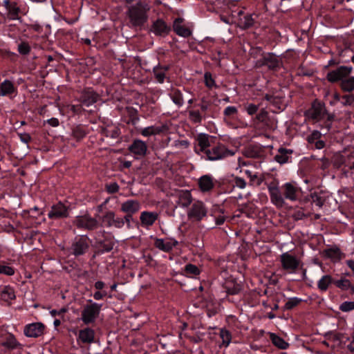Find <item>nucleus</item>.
<instances>
[{
  "label": "nucleus",
  "mask_w": 354,
  "mask_h": 354,
  "mask_svg": "<svg viewBox=\"0 0 354 354\" xmlns=\"http://www.w3.org/2000/svg\"><path fill=\"white\" fill-rule=\"evenodd\" d=\"M270 201L277 207L285 205V199L296 201L298 199L300 188L292 183H286L281 187L278 183L272 182L268 185Z\"/></svg>",
  "instance_id": "1"
},
{
  "label": "nucleus",
  "mask_w": 354,
  "mask_h": 354,
  "mask_svg": "<svg viewBox=\"0 0 354 354\" xmlns=\"http://www.w3.org/2000/svg\"><path fill=\"white\" fill-rule=\"evenodd\" d=\"M150 8V5L146 1L137 0L127 10L130 22H147Z\"/></svg>",
  "instance_id": "2"
},
{
  "label": "nucleus",
  "mask_w": 354,
  "mask_h": 354,
  "mask_svg": "<svg viewBox=\"0 0 354 354\" xmlns=\"http://www.w3.org/2000/svg\"><path fill=\"white\" fill-rule=\"evenodd\" d=\"M307 114L310 119L316 121H319L326 118L325 127L327 131L330 129L335 115L328 113L324 104L315 101L311 108L308 111Z\"/></svg>",
  "instance_id": "3"
},
{
  "label": "nucleus",
  "mask_w": 354,
  "mask_h": 354,
  "mask_svg": "<svg viewBox=\"0 0 354 354\" xmlns=\"http://www.w3.org/2000/svg\"><path fill=\"white\" fill-rule=\"evenodd\" d=\"M279 261L281 268L289 274L295 273L301 265V260L288 252L280 255Z\"/></svg>",
  "instance_id": "4"
},
{
  "label": "nucleus",
  "mask_w": 354,
  "mask_h": 354,
  "mask_svg": "<svg viewBox=\"0 0 354 354\" xmlns=\"http://www.w3.org/2000/svg\"><path fill=\"white\" fill-rule=\"evenodd\" d=\"M102 306L96 303L86 305L82 311V320L85 324L95 322L98 317Z\"/></svg>",
  "instance_id": "5"
},
{
  "label": "nucleus",
  "mask_w": 354,
  "mask_h": 354,
  "mask_svg": "<svg viewBox=\"0 0 354 354\" xmlns=\"http://www.w3.org/2000/svg\"><path fill=\"white\" fill-rule=\"evenodd\" d=\"M205 154L207 160L214 161L225 158L227 156H232L234 154V152L227 149L223 145H218L211 149H209L208 151H205Z\"/></svg>",
  "instance_id": "6"
},
{
  "label": "nucleus",
  "mask_w": 354,
  "mask_h": 354,
  "mask_svg": "<svg viewBox=\"0 0 354 354\" xmlns=\"http://www.w3.org/2000/svg\"><path fill=\"white\" fill-rule=\"evenodd\" d=\"M89 248V239L86 236H80L76 237L71 246V253L75 256L83 255L86 252Z\"/></svg>",
  "instance_id": "7"
},
{
  "label": "nucleus",
  "mask_w": 354,
  "mask_h": 354,
  "mask_svg": "<svg viewBox=\"0 0 354 354\" xmlns=\"http://www.w3.org/2000/svg\"><path fill=\"white\" fill-rule=\"evenodd\" d=\"M207 210L201 201H196L187 212L189 219L193 221H200L206 216Z\"/></svg>",
  "instance_id": "8"
},
{
  "label": "nucleus",
  "mask_w": 354,
  "mask_h": 354,
  "mask_svg": "<svg viewBox=\"0 0 354 354\" xmlns=\"http://www.w3.org/2000/svg\"><path fill=\"white\" fill-rule=\"evenodd\" d=\"M70 209L64 203L59 202L51 207L48 214V216L50 219H62L67 218L69 216Z\"/></svg>",
  "instance_id": "9"
},
{
  "label": "nucleus",
  "mask_w": 354,
  "mask_h": 354,
  "mask_svg": "<svg viewBox=\"0 0 354 354\" xmlns=\"http://www.w3.org/2000/svg\"><path fill=\"white\" fill-rule=\"evenodd\" d=\"M73 223L78 228H83L88 230H94L97 228L98 225L97 221L87 214L77 216L74 220Z\"/></svg>",
  "instance_id": "10"
},
{
  "label": "nucleus",
  "mask_w": 354,
  "mask_h": 354,
  "mask_svg": "<svg viewBox=\"0 0 354 354\" xmlns=\"http://www.w3.org/2000/svg\"><path fill=\"white\" fill-rule=\"evenodd\" d=\"M3 9L6 18L9 20H19L20 9L15 1L12 0L3 1Z\"/></svg>",
  "instance_id": "11"
},
{
  "label": "nucleus",
  "mask_w": 354,
  "mask_h": 354,
  "mask_svg": "<svg viewBox=\"0 0 354 354\" xmlns=\"http://www.w3.org/2000/svg\"><path fill=\"white\" fill-rule=\"evenodd\" d=\"M352 71V67L340 66L335 70L329 72L327 74V80L330 82H336L339 80H344L350 75Z\"/></svg>",
  "instance_id": "12"
},
{
  "label": "nucleus",
  "mask_w": 354,
  "mask_h": 354,
  "mask_svg": "<svg viewBox=\"0 0 354 354\" xmlns=\"http://www.w3.org/2000/svg\"><path fill=\"white\" fill-rule=\"evenodd\" d=\"M141 209V203L138 200L129 199L121 203L120 211L126 215H131L138 213Z\"/></svg>",
  "instance_id": "13"
},
{
  "label": "nucleus",
  "mask_w": 354,
  "mask_h": 354,
  "mask_svg": "<svg viewBox=\"0 0 354 354\" xmlns=\"http://www.w3.org/2000/svg\"><path fill=\"white\" fill-rule=\"evenodd\" d=\"M102 223L108 227H115L116 228H122L124 225V221L122 218L116 217L115 214L112 211H109L105 213L102 216Z\"/></svg>",
  "instance_id": "14"
},
{
  "label": "nucleus",
  "mask_w": 354,
  "mask_h": 354,
  "mask_svg": "<svg viewBox=\"0 0 354 354\" xmlns=\"http://www.w3.org/2000/svg\"><path fill=\"white\" fill-rule=\"evenodd\" d=\"M44 326L41 323H32L26 326L24 334L29 337H37L44 333Z\"/></svg>",
  "instance_id": "15"
},
{
  "label": "nucleus",
  "mask_w": 354,
  "mask_h": 354,
  "mask_svg": "<svg viewBox=\"0 0 354 354\" xmlns=\"http://www.w3.org/2000/svg\"><path fill=\"white\" fill-rule=\"evenodd\" d=\"M158 218V214L156 212L144 211L141 212L140 220L141 225L148 227L153 225Z\"/></svg>",
  "instance_id": "16"
},
{
  "label": "nucleus",
  "mask_w": 354,
  "mask_h": 354,
  "mask_svg": "<svg viewBox=\"0 0 354 354\" xmlns=\"http://www.w3.org/2000/svg\"><path fill=\"white\" fill-rule=\"evenodd\" d=\"M128 149L134 155L143 157L147 153V146L142 140H135Z\"/></svg>",
  "instance_id": "17"
},
{
  "label": "nucleus",
  "mask_w": 354,
  "mask_h": 354,
  "mask_svg": "<svg viewBox=\"0 0 354 354\" xmlns=\"http://www.w3.org/2000/svg\"><path fill=\"white\" fill-rule=\"evenodd\" d=\"M98 97L99 96L96 93L92 90L88 89L82 93L80 101L82 105L89 106L96 102Z\"/></svg>",
  "instance_id": "18"
},
{
  "label": "nucleus",
  "mask_w": 354,
  "mask_h": 354,
  "mask_svg": "<svg viewBox=\"0 0 354 354\" xmlns=\"http://www.w3.org/2000/svg\"><path fill=\"white\" fill-rule=\"evenodd\" d=\"M196 142L199 149L198 150V149L195 147V151L197 153H200V152H204L205 153V151H208V147L210 146L209 136L205 133H200L196 137Z\"/></svg>",
  "instance_id": "19"
},
{
  "label": "nucleus",
  "mask_w": 354,
  "mask_h": 354,
  "mask_svg": "<svg viewBox=\"0 0 354 354\" xmlns=\"http://www.w3.org/2000/svg\"><path fill=\"white\" fill-rule=\"evenodd\" d=\"M178 244V241L175 240H164L157 239L155 241V246L165 252H169Z\"/></svg>",
  "instance_id": "20"
},
{
  "label": "nucleus",
  "mask_w": 354,
  "mask_h": 354,
  "mask_svg": "<svg viewBox=\"0 0 354 354\" xmlns=\"http://www.w3.org/2000/svg\"><path fill=\"white\" fill-rule=\"evenodd\" d=\"M199 187L203 192H209L214 186L213 178L209 175H204L198 180Z\"/></svg>",
  "instance_id": "21"
},
{
  "label": "nucleus",
  "mask_w": 354,
  "mask_h": 354,
  "mask_svg": "<svg viewBox=\"0 0 354 354\" xmlns=\"http://www.w3.org/2000/svg\"><path fill=\"white\" fill-rule=\"evenodd\" d=\"M151 32L156 35H166L170 31V26L167 24H152L149 28Z\"/></svg>",
  "instance_id": "22"
},
{
  "label": "nucleus",
  "mask_w": 354,
  "mask_h": 354,
  "mask_svg": "<svg viewBox=\"0 0 354 354\" xmlns=\"http://www.w3.org/2000/svg\"><path fill=\"white\" fill-rule=\"evenodd\" d=\"M263 64L267 66L270 69H274L279 65L278 57L273 54H268L264 56Z\"/></svg>",
  "instance_id": "23"
},
{
  "label": "nucleus",
  "mask_w": 354,
  "mask_h": 354,
  "mask_svg": "<svg viewBox=\"0 0 354 354\" xmlns=\"http://www.w3.org/2000/svg\"><path fill=\"white\" fill-rule=\"evenodd\" d=\"M192 202V194L189 191H182L178 194V204L183 207H188Z\"/></svg>",
  "instance_id": "24"
},
{
  "label": "nucleus",
  "mask_w": 354,
  "mask_h": 354,
  "mask_svg": "<svg viewBox=\"0 0 354 354\" xmlns=\"http://www.w3.org/2000/svg\"><path fill=\"white\" fill-rule=\"evenodd\" d=\"M94 330L91 328H85L80 331L79 337L84 343H91L94 341Z\"/></svg>",
  "instance_id": "25"
},
{
  "label": "nucleus",
  "mask_w": 354,
  "mask_h": 354,
  "mask_svg": "<svg viewBox=\"0 0 354 354\" xmlns=\"http://www.w3.org/2000/svg\"><path fill=\"white\" fill-rule=\"evenodd\" d=\"M1 345L10 350L15 349L21 346L15 336L12 334H9L6 337L5 339L2 342Z\"/></svg>",
  "instance_id": "26"
},
{
  "label": "nucleus",
  "mask_w": 354,
  "mask_h": 354,
  "mask_svg": "<svg viewBox=\"0 0 354 354\" xmlns=\"http://www.w3.org/2000/svg\"><path fill=\"white\" fill-rule=\"evenodd\" d=\"M166 130V127L165 126L161 127H155L150 126L146 128H144L141 131V134L144 136H150L153 135L159 134Z\"/></svg>",
  "instance_id": "27"
},
{
  "label": "nucleus",
  "mask_w": 354,
  "mask_h": 354,
  "mask_svg": "<svg viewBox=\"0 0 354 354\" xmlns=\"http://www.w3.org/2000/svg\"><path fill=\"white\" fill-rule=\"evenodd\" d=\"M1 299L7 303H10V301L15 299L14 290L10 286L3 287L1 292Z\"/></svg>",
  "instance_id": "28"
},
{
  "label": "nucleus",
  "mask_w": 354,
  "mask_h": 354,
  "mask_svg": "<svg viewBox=\"0 0 354 354\" xmlns=\"http://www.w3.org/2000/svg\"><path fill=\"white\" fill-rule=\"evenodd\" d=\"M174 32L179 36L187 37L191 35L192 30L182 24H174Z\"/></svg>",
  "instance_id": "29"
},
{
  "label": "nucleus",
  "mask_w": 354,
  "mask_h": 354,
  "mask_svg": "<svg viewBox=\"0 0 354 354\" xmlns=\"http://www.w3.org/2000/svg\"><path fill=\"white\" fill-rule=\"evenodd\" d=\"M290 153H292V150L280 148L278 151V153L274 156V159L280 164L286 163Z\"/></svg>",
  "instance_id": "30"
},
{
  "label": "nucleus",
  "mask_w": 354,
  "mask_h": 354,
  "mask_svg": "<svg viewBox=\"0 0 354 354\" xmlns=\"http://www.w3.org/2000/svg\"><path fill=\"white\" fill-rule=\"evenodd\" d=\"M333 283V279L330 275H324L317 282V287L321 291H326L329 286Z\"/></svg>",
  "instance_id": "31"
},
{
  "label": "nucleus",
  "mask_w": 354,
  "mask_h": 354,
  "mask_svg": "<svg viewBox=\"0 0 354 354\" xmlns=\"http://www.w3.org/2000/svg\"><path fill=\"white\" fill-rule=\"evenodd\" d=\"M326 256L333 261H337L342 259V252L337 248H329L324 251Z\"/></svg>",
  "instance_id": "32"
},
{
  "label": "nucleus",
  "mask_w": 354,
  "mask_h": 354,
  "mask_svg": "<svg viewBox=\"0 0 354 354\" xmlns=\"http://www.w3.org/2000/svg\"><path fill=\"white\" fill-rule=\"evenodd\" d=\"M0 91L1 95H6L14 93L15 87L13 84L9 80L3 81L0 85Z\"/></svg>",
  "instance_id": "33"
},
{
  "label": "nucleus",
  "mask_w": 354,
  "mask_h": 354,
  "mask_svg": "<svg viewBox=\"0 0 354 354\" xmlns=\"http://www.w3.org/2000/svg\"><path fill=\"white\" fill-rule=\"evenodd\" d=\"M270 337L272 344L279 348L286 349L289 346L288 342L274 333H270Z\"/></svg>",
  "instance_id": "34"
},
{
  "label": "nucleus",
  "mask_w": 354,
  "mask_h": 354,
  "mask_svg": "<svg viewBox=\"0 0 354 354\" xmlns=\"http://www.w3.org/2000/svg\"><path fill=\"white\" fill-rule=\"evenodd\" d=\"M341 88L345 92H351L354 90V77L345 78L340 83Z\"/></svg>",
  "instance_id": "35"
},
{
  "label": "nucleus",
  "mask_w": 354,
  "mask_h": 354,
  "mask_svg": "<svg viewBox=\"0 0 354 354\" xmlns=\"http://www.w3.org/2000/svg\"><path fill=\"white\" fill-rule=\"evenodd\" d=\"M167 71V67L157 66L153 68V74L157 82L159 83L164 82Z\"/></svg>",
  "instance_id": "36"
},
{
  "label": "nucleus",
  "mask_w": 354,
  "mask_h": 354,
  "mask_svg": "<svg viewBox=\"0 0 354 354\" xmlns=\"http://www.w3.org/2000/svg\"><path fill=\"white\" fill-rule=\"evenodd\" d=\"M172 101L178 106H181L184 103L182 93L178 89H173L170 93Z\"/></svg>",
  "instance_id": "37"
},
{
  "label": "nucleus",
  "mask_w": 354,
  "mask_h": 354,
  "mask_svg": "<svg viewBox=\"0 0 354 354\" xmlns=\"http://www.w3.org/2000/svg\"><path fill=\"white\" fill-rule=\"evenodd\" d=\"M104 132L107 137L115 139L119 137L120 131L118 127L115 126H109L104 129Z\"/></svg>",
  "instance_id": "38"
},
{
  "label": "nucleus",
  "mask_w": 354,
  "mask_h": 354,
  "mask_svg": "<svg viewBox=\"0 0 354 354\" xmlns=\"http://www.w3.org/2000/svg\"><path fill=\"white\" fill-rule=\"evenodd\" d=\"M334 284L339 288L346 290L351 287V281L345 278L341 279L334 281Z\"/></svg>",
  "instance_id": "39"
},
{
  "label": "nucleus",
  "mask_w": 354,
  "mask_h": 354,
  "mask_svg": "<svg viewBox=\"0 0 354 354\" xmlns=\"http://www.w3.org/2000/svg\"><path fill=\"white\" fill-rule=\"evenodd\" d=\"M86 133L84 127L77 126L73 129L72 135L77 140L82 139Z\"/></svg>",
  "instance_id": "40"
},
{
  "label": "nucleus",
  "mask_w": 354,
  "mask_h": 354,
  "mask_svg": "<svg viewBox=\"0 0 354 354\" xmlns=\"http://www.w3.org/2000/svg\"><path fill=\"white\" fill-rule=\"evenodd\" d=\"M312 202L317 207H322L325 199L318 193L314 192L310 194Z\"/></svg>",
  "instance_id": "41"
},
{
  "label": "nucleus",
  "mask_w": 354,
  "mask_h": 354,
  "mask_svg": "<svg viewBox=\"0 0 354 354\" xmlns=\"http://www.w3.org/2000/svg\"><path fill=\"white\" fill-rule=\"evenodd\" d=\"M185 272L187 274L196 276L201 273L200 269L195 265L189 263L185 267Z\"/></svg>",
  "instance_id": "42"
},
{
  "label": "nucleus",
  "mask_w": 354,
  "mask_h": 354,
  "mask_svg": "<svg viewBox=\"0 0 354 354\" xmlns=\"http://www.w3.org/2000/svg\"><path fill=\"white\" fill-rule=\"evenodd\" d=\"M189 118L194 123H200L203 116L198 111L192 110L189 111Z\"/></svg>",
  "instance_id": "43"
},
{
  "label": "nucleus",
  "mask_w": 354,
  "mask_h": 354,
  "mask_svg": "<svg viewBox=\"0 0 354 354\" xmlns=\"http://www.w3.org/2000/svg\"><path fill=\"white\" fill-rule=\"evenodd\" d=\"M301 299L297 297H292L288 299V301L286 303L283 309L284 310H291L295 306H297L300 302Z\"/></svg>",
  "instance_id": "44"
},
{
  "label": "nucleus",
  "mask_w": 354,
  "mask_h": 354,
  "mask_svg": "<svg viewBox=\"0 0 354 354\" xmlns=\"http://www.w3.org/2000/svg\"><path fill=\"white\" fill-rule=\"evenodd\" d=\"M220 336L222 339L223 344L226 346L229 345L231 342V334L227 330L221 329L220 332Z\"/></svg>",
  "instance_id": "45"
},
{
  "label": "nucleus",
  "mask_w": 354,
  "mask_h": 354,
  "mask_svg": "<svg viewBox=\"0 0 354 354\" xmlns=\"http://www.w3.org/2000/svg\"><path fill=\"white\" fill-rule=\"evenodd\" d=\"M237 113V109L236 106H229L226 107L224 110V115L225 116L229 118H234V116Z\"/></svg>",
  "instance_id": "46"
},
{
  "label": "nucleus",
  "mask_w": 354,
  "mask_h": 354,
  "mask_svg": "<svg viewBox=\"0 0 354 354\" xmlns=\"http://www.w3.org/2000/svg\"><path fill=\"white\" fill-rule=\"evenodd\" d=\"M339 310L342 312H349L354 310L353 301H344L339 306Z\"/></svg>",
  "instance_id": "47"
},
{
  "label": "nucleus",
  "mask_w": 354,
  "mask_h": 354,
  "mask_svg": "<svg viewBox=\"0 0 354 354\" xmlns=\"http://www.w3.org/2000/svg\"><path fill=\"white\" fill-rule=\"evenodd\" d=\"M244 108L250 115H252L258 111L259 106L254 104H248L244 106Z\"/></svg>",
  "instance_id": "48"
},
{
  "label": "nucleus",
  "mask_w": 354,
  "mask_h": 354,
  "mask_svg": "<svg viewBox=\"0 0 354 354\" xmlns=\"http://www.w3.org/2000/svg\"><path fill=\"white\" fill-rule=\"evenodd\" d=\"M15 270L12 267L0 265V274H4L8 276L14 274Z\"/></svg>",
  "instance_id": "49"
},
{
  "label": "nucleus",
  "mask_w": 354,
  "mask_h": 354,
  "mask_svg": "<svg viewBox=\"0 0 354 354\" xmlns=\"http://www.w3.org/2000/svg\"><path fill=\"white\" fill-rule=\"evenodd\" d=\"M30 48L28 44L26 42H21L18 46V50L22 55H27L29 53Z\"/></svg>",
  "instance_id": "50"
},
{
  "label": "nucleus",
  "mask_w": 354,
  "mask_h": 354,
  "mask_svg": "<svg viewBox=\"0 0 354 354\" xmlns=\"http://www.w3.org/2000/svg\"><path fill=\"white\" fill-rule=\"evenodd\" d=\"M321 137V133L318 131H314L308 137V142L310 144L314 143L315 142L319 140Z\"/></svg>",
  "instance_id": "51"
},
{
  "label": "nucleus",
  "mask_w": 354,
  "mask_h": 354,
  "mask_svg": "<svg viewBox=\"0 0 354 354\" xmlns=\"http://www.w3.org/2000/svg\"><path fill=\"white\" fill-rule=\"evenodd\" d=\"M342 99L344 100L342 102L344 106L351 105L354 102V95H345L342 96Z\"/></svg>",
  "instance_id": "52"
},
{
  "label": "nucleus",
  "mask_w": 354,
  "mask_h": 354,
  "mask_svg": "<svg viewBox=\"0 0 354 354\" xmlns=\"http://www.w3.org/2000/svg\"><path fill=\"white\" fill-rule=\"evenodd\" d=\"M114 245L115 243L112 241L106 240L102 244V250L104 252H109L113 250Z\"/></svg>",
  "instance_id": "53"
},
{
  "label": "nucleus",
  "mask_w": 354,
  "mask_h": 354,
  "mask_svg": "<svg viewBox=\"0 0 354 354\" xmlns=\"http://www.w3.org/2000/svg\"><path fill=\"white\" fill-rule=\"evenodd\" d=\"M106 190L110 194H114L118 192L119 185L116 183H112L106 185Z\"/></svg>",
  "instance_id": "54"
},
{
  "label": "nucleus",
  "mask_w": 354,
  "mask_h": 354,
  "mask_svg": "<svg viewBox=\"0 0 354 354\" xmlns=\"http://www.w3.org/2000/svg\"><path fill=\"white\" fill-rule=\"evenodd\" d=\"M205 82L207 87L212 88L214 86V80H213L212 75L209 73H206L204 76Z\"/></svg>",
  "instance_id": "55"
},
{
  "label": "nucleus",
  "mask_w": 354,
  "mask_h": 354,
  "mask_svg": "<svg viewBox=\"0 0 354 354\" xmlns=\"http://www.w3.org/2000/svg\"><path fill=\"white\" fill-rule=\"evenodd\" d=\"M234 185L240 189H244L246 186V183L244 179L240 177H235L234 179Z\"/></svg>",
  "instance_id": "56"
},
{
  "label": "nucleus",
  "mask_w": 354,
  "mask_h": 354,
  "mask_svg": "<svg viewBox=\"0 0 354 354\" xmlns=\"http://www.w3.org/2000/svg\"><path fill=\"white\" fill-rule=\"evenodd\" d=\"M226 288V292L229 295H236L241 290V288L239 285L233 286V287H227Z\"/></svg>",
  "instance_id": "57"
},
{
  "label": "nucleus",
  "mask_w": 354,
  "mask_h": 354,
  "mask_svg": "<svg viewBox=\"0 0 354 354\" xmlns=\"http://www.w3.org/2000/svg\"><path fill=\"white\" fill-rule=\"evenodd\" d=\"M268 116V112L262 109L257 115L256 118L260 122H264Z\"/></svg>",
  "instance_id": "58"
},
{
  "label": "nucleus",
  "mask_w": 354,
  "mask_h": 354,
  "mask_svg": "<svg viewBox=\"0 0 354 354\" xmlns=\"http://www.w3.org/2000/svg\"><path fill=\"white\" fill-rule=\"evenodd\" d=\"M292 217L295 220H301L306 217V215L301 209H299L293 214Z\"/></svg>",
  "instance_id": "59"
},
{
  "label": "nucleus",
  "mask_w": 354,
  "mask_h": 354,
  "mask_svg": "<svg viewBox=\"0 0 354 354\" xmlns=\"http://www.w3.org/2000/svg\"><path fill=\"white\" fill-rule=\"evenodd\" d=\"M20 140L24 143H28L30 140V136L28 133H19V134Z\"/></svg>",
  "instance_id": "60"
},
{
  "label": "nucleus",
  "mask_w": 354,
  "mask_h": 354,
  "mask_svg": "<svg viewBox=\"0 0 354 354\" xmlns=\"http://www.w3.org/2000/svg\"><path fill=\"white\" fill-rule=\"evenodd\" d=\"M48 123L52 127H57L59 125V120L57 118H53L48 120Z\"/></svg>",
  "instance_id": "61"
},
{
  "label": "nucleus",
  "mask_w": 354,
  "mask_h": 354,
  "mask_svg": "<svg viewBox=\"0 0 354 354\" xmlns=\"http://www.w3.org/2000/svg\"><path fill=\"white\" fill-rule=\"evenodd\" d=\"M314 144H315V148L317 149H323L325 146L324 142L322 140H320L315 142Z\"/></svg>",
  "instance_id": "62"
},
{
  "label": "nucleus",
  "mask_w": 354,
  "mask_h": 354,
  "mask_svg": "<svg viewBox=\"0 0 354 354\" xmlns=\"http://www.w3.org/2000/svg\"><path fill=\"white\" fill-rule=\"evenodd\" d=\"M71 111L75 113H80L82 111V106L80 105H72L71 106Z\"/></svg>",
  "instance_id": "63"
},
{
  "label": "nucleus",
  "mask_w": 354,
  "mask_h": 354,
  "mask_svg": "<svg viewBox=\"0 0 354 354\" xmlns=\"http://www.w3.org/2000/svg\"><path fill=\"white\" fill-rule=\"evenodd\" d=\"M348 267L354 272V260L350 259L346 261Z\"/></svg>",
  "instance_id": "64"
}]
</instances>
